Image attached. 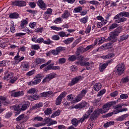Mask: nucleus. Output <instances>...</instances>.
<instances>
[{
    "instance_id": "obj_1",
    "label": "nucleus",
    "mask_w": 129,
    "mask_h": 129,
    "mask_svg": "<svg viewBox=\"0 0 129 129\" xmlns=\"http://www.w3.org/2000/svg\"><path fill=\"white\" fill-rule=\"evenodd\" d=\"M122 31V29L118 27L113 32H110L109 34L110 36L108 37V41H109V43L104 44L103 47L106 49H110L111 48V45L117 41L116 37L121 33Z\"/></svg>"
},
{
    "instance_id": "obj_2",
    "label": "nucleus",
    "mask_w": 129,
    "mask_h": 129,
    "mask_svg": "<svg viewBox=\"0 0 129 129\" xmlns=\"http://www.w3.org/2000/svg\"><path fill=\"white\" fill-rule=\"evenodd\" d=\"M94 110V107L91 106L90 107L89 110H88L87 112L79 120H77L76 118H74L72 120V123L75 126H77L79 122H83L85 119H87L89 115H90L91 112H93Z\"/></svg>"
},
{
    "instance_id": "obj_3",
    "label": "nucleus",
    "mask_w": 129,
    "mask_h": 129,
    "mask_svg": "<svg viewBox=\"0 0 129 129\" xmlns=\"http://www.w3.org/2000/svg\"><path fill=\"white\" fill-rule=\"evenodd\" d=\"M102 113H103V111L102 110V109L97 108L91 114L90 119H92V120H93L96 118H97V117L99 116V115Z\"/></svg>"
},
{
    "instance_id": "obj_4",
    "label": "nucleus",
    "mask_w": 129,
    "mask_h": 129,
    "mask_svg": "<svg viewBox=\"0 0 129 129\" xmlns=\"http://www.w3.org/2000/svg\"><path fill=\"white\" fill-rule=\"evenodd\" d=\"M116 102H109L104 105L102 107V111L103 113H105V112H107L108 110H109V108L111 107V105H113V104H116Z\"/></svg>"
},
{
    "instance_id": "obj_5",
    "label": "nucleus",
    "mask_w": 129,
    "mask_h": 129,
    "mask_svg": "<svg viewBox=\"0 0 129 129\" xmlns=\"http://www.w3.org/2000/svg\"><path fill=\"white\" fill-rule=\"evenodd\" d=\"M125 69V67L124 66V64H123L122 62L119 63L116 66V72L118 75H121V74L124 72Z\"/></svg>"
},
{
    "instance_id": "obj_6",
    "label": "nucleus",
    "mask_w": 129,
    "mask_h": 129,
    "mask_svg": "<svg viewBox=\"0 0 129 129\" xmlns=\"http://www.w3.org/2000/svg\"><path fill=\"white\" fill-rule=\"evenodd\" d=\"M67 94V92L63 91L62 92L60 95L56 98L55 101V104L56 105H60L61 104V102H62V99L66 96V95Z\"/></svg>"
},
{
    "instance_id": "obj_7",
    "label": "nucleus",
    "mask_w": 129,
    "mask_h": 129,
    "mask_svg": "<svg viewBox=\"0 0 129 129\" xmlns=\"http://www.w3.org/2000/svg\"><path fill=\"white\" fill-rule=\"evenodd\" d=\"M55 75L56 74L55 73H50L46 75V77L43 80V83H45V82H49L50 80L53 79V78H55Z\"/></svg>"
},
{
    "instance_id": "obj_8",
    "label": "nucleus",
    "mask_w": 129,
    "mask_h": 129,
    "mask_svg": "<svg viewBox=\"0 0 129 129\" xmlns=\"http://www.w3.org/2000/svg\"><path fill=\"white\" fill-rule=\"evenodd\" d=\"M120 108H122V106L120 104H118L115 106V109L116 110V112L114 113L115 114L123 111H127V108H123L122 109Z\"/></svg>"
},
{
    "instance_id": "obj_9",
    "label": "nucleus",
    "mask_w": 129,
    "mask_h": 129,
    "mask_svg": "<svg viewBox=\"0 0 129 129\" xmlns=\"http://www.w3.org/2000/svg\"><path fill=\"white\" fill-rule=\"evenodd\" d=\"M13 6H16L17 7H25L27 3L25 1H15L12 3Z\"/></svg>"
},
{
    "instance_id": "obj_10",
    "label": "nucleus",
    "mask_w": 129,
    "mask_h": 129,
    "mask_svg": "<svg viewBox=\"0 0 129 129\" xmlns=\"http://www.w3.org/2000/svg\"><path fill=\"white\" fill-rule=\"evenodd\" d=\"M112 62V59H111L108 60L106 63L100 65L99 68L100 72H103V71H104V69H105V68L108 66V64H109V63H111Z\"/></svg>"
},
{
    "instance_id": "obj_11",
    "label": "nucleus",
    "mask_w": 129,
    "mask_h": 129,
    "mask_svg": "<svg viewBox=\"0 0 129 129\" xmlns=\"http://www.w3.org/2000/svg\"><path fill=\"white\" fill-rule=\"evenodd\" d=\"M44 71H48V70H60V67L53 66L52 64H49L45 69Z\"/></svg>"
},
{
    "instance_id": "obj_12",
    "label": "nucleus",
    "mask_w": 129,
    "mask_h": 129,
    "mask_svg": "<svg viewBox=\"0 0 129 129\" xmlns=\"http://www.w3.org/2000/svg\"><path fill=\"white\" fill-rule=\"evenodd\" d=\"M24 91L14 92L11 94V96L13 97H20V96H24Z\"/></svg>"
},
{
    "instance_id": "obj_13",
    "label": "nucleus",
    "mask_w": 129,
    "mask_h": 129,
    "mask_svg": "<svg viewBox=\"0 0 129 129\" xmlns=\"http://www.w3.org/2000/svg\"><path fill=\"white\" fill-rule=\"evenodd\" d=\"M81 80V76L76 77L75 78H73L70 83L71 86H73L75 84H77L78 82H79Z\"/></svg>"
},
{
    "instance_id": "obj_14",
    "label": "nucleus",
    "mask_w": 129,
    "mask_h": 129,
    "mask_svg": "<svg viewBox=\"0 0 129 129\" xmlns=\"http://www.w3.org/2000/svg\"><path fill=\"white\" fill-rule=\"evenodd\" d=\"M13 109L15 111L16 115H19V113H21V108L19 105H16L12 106Z\"/></svg>"
},
{
    "instance_id": "obj_15",
    "label": "nucleus",
    "mask_w": 129,
    "mask_h": 129,
    "mask_svg": "<svg viewBox=\"0 0 129 129\" xmlns=\"http://www.w3.org/2000/svg\"><path fill=\"white\" fill-rule=\"evenodd\" d=\"M12 78H14V73H6L4 77V79L5 80H10V79H12Z\"/></svg>"
},
{
    "instance_id": "obj_16",
    "label": "nucleus",
    "mask_w": 129,
    "mask_h": 129,
    "mask_svg": "<svg viewBox=\"0 0 129 129\" xmlns=\"http://www.w3.org/2000/svg\"><path fill=\"white\" fill-rule=\"evenodd\" d=\"M38 6L43 11L46 10V4H45V3H44L42 0L38 1Z\"/></svg>"
},
{
    "instance_id": "obj_17",
    "label": "nucleus",
    "mask_w": 129,
    "mask_h": 129,
    "mask_svg": "<svg viewBox=\"0 0 129 129\" xmlns=\"http://www.w3.org/2000/svg\"><path fill=\"white\" fill-rule=\"evenodd\" d=\"M87 104V103L86 102H83L80 104H77L75 106V108L78 109V108H83L85 107Z\"/></svg>"
},
{
    "instance_id": "obj_18",
    "label": "nucleus",
    "mask_w": 129,
    "mask_h": 129,
    "mask_svg": "<svg viewBox=\"0 0 129 129\" xmlns=\"http://www.w3.org/2000/svg\"><path fill=\"white\" fill-rule=\"evenodd\" d=\"M41 82V79H35L34 81H31L28 83V85H36V84H39Z\"/></svg>"
},
{
    "instance_id": "obj_19",
    "label": "nucleus",
    "mask_w": 129,
    "mask_h": 129,
    "mask_svg": "<svg viewBox=\"0 0 129 129\" xmlns=\"http://www.w3.org/2000/svg\"><path fill=\"white\" fill-rule=\"evenodd\" d=\"M102 87V85L100 83H96L94 85V89L95 91H99Z\"/></svg>"
},
{
    "instance_id": "obj_20",
    "label": "nucleus",
    "mask_w": 129,
    "mask_h": 129,
    "mask_svg": "<svg viewBox=\"0 0 129 129\" xmlns=\"http://www.w3.org/2000/svg\"><path fill=\"white\" fill-rule=\"evenodd\" d=\"M21 67L23 70H28V69L30 68V67L29 66V63L26 62H22Z\"/></svg>"
},
{
    "instance_id": "obj_21",
    "label": "nucleus",
    "mask_w": 129,
    "mask_h": 129,
    "mask_svg": "<svg viewBox=\"0 0 129 129\" xmlns=\"http://www.w3.org/2000/svg\"><path fill=\"white\" fill-rule=\"evenodd\" d=\"M39 98V96L38 95L35 94L32 95H30L27 96V99H29V100H31L33 101V100H37Z\"/></svg>"
},
{
    "instance_id": "obj_22",
    "label": "nucleus",
    "mask_w": 129,
    "mask_h": 129,
    "mask_svg": "<svg viewBox=\"0 0 129 129\" xmlns=\"http://www.w3.org/2000/svg\"><path fill=\"white\" fill-rule=\"evenodd\" d=\"M51 94H53V92L52 91H49L48 92H44L41 93L40 94V96L41 97H47L48 95H51Z\"/></svg>"
},
{
    "instance_id": "obj_23",
    "label": "nucleus",
    "mask_w": 129,
    "mask_h": 129,
    "mask_svg": "<svg viewBox=\"0 0 129 129\" xmlns=\"http://www.w3.org/2000/svg\"><path fill=\"white\" fill-rule=\"evenodd\" d=\"M114 56V53H109L106 55L101 56V58H103L104 60H107V59H111V58H113Z\"/></svg>"
},
{
    "instance_id": "obj_24",
    "label": "nucleus",
    "mask_w": 129,
    "mask_h": 129,
    "mask_svg": "<svg viewBox=\"0 0 129 129\" xmlns=\"http://www.w3.org/2000/svg\"><path fill=\"white\" fill-rule=\"evenodd\" d=\"M95 45H96V42H95V44H91L90 45H88L86 48H84L83 49V52H86L87 51H88L91 49H93Z\"/></svg>"
},
{
    "instance_id": "obj_25",
    "label": "nucleus",
    "mask_w": 129,
    "mask_h": 129,
    "mask_svg": "<svg viewBox=\"0 0 129 129\" xmlns=\"http://www.w3.org/2000/svg\"><path fill=\"white\" fill-rule=\"evenodd\" d=\"M19 14L17 12L10 14L9 17L10 19H18L19 18Z\"/></svg>"
},
{
    "instance_id": "obj_26",
    "label": "nucleus",
    "mask_w": 129,
    "mask_h": 129,
    "mask_svg": "<svg viewBox=\"0 0 129 129\" xmlns=\"http://www.w3.org/2000/svg\"><path fill=\"white\" fill-rule=\"evenodd\" d=\"M70 16V13L68 12V11H66L63 13V14L61 15V18L62 19H67L68 18H69Z\"/></svg>"
},
{
    "instance_id": "obj_27",
    "label": "nucleus",
    "mask_w": 129,
    "mask_h": 129,
    "mask_svg": "<svg viewBox=\"0 0 129 129\" xmlns=\"http://www.w3.org/2000/svg\"><path fill=\"white\" fill-rule=\"evenodd\" d=\"M74 41V38L71 37L67 39H66L63 41V43H65L66 45H68V44H70V43H72Z\"/></svg>"
},
{
    "instance_id": "obj_28",
    "label": "nucleus",
    "mask_w": 129,
    "mask_h": 129,
    "mask_svg": "<svg viewBox=\"0 0 129 129\" xmlns=\"http://www.w3.org/2000/svg\"><path fill=\"white\" fill-rule=\"evenodd\" d=\"M83 97H82L80 94L77 96L75 98V100L73 101V103H76V102H79L82 99Z\"/></svg>"
},
{
    "instance_id": "obj_29",
    "label": "nucleus",
    "mask_w": 129,
    "mask_h": 129,
    "mask_svg": "<svg viewBox=\"0 0 129 129\" xmlns=\"http://www.w3.org/2000/svg\"><path fill=\"white\" fill-rule=\"evenodd\" d=\"M20 51H18L17 53V55L14 57V64H18L19 63V60H20Z\"/></svg>"
},
{
    "instance_id": "obj_30",
    "label": "nucleus",
    "mask_w": 129,
    "mask_h": 129,
    "mask_svg": "<svg viewBox=\"0 0 129 129\" xmlns=\"http://www.w3.org/2000/svg\"><path fill=\"white\" fill-rule=\"evenodd\" d=\"M35 62L36 65H38V64H43V63H45V60L44 58H38L36 59Z\"/></svg>"
},
{
    "instance_id": "obj_31",
    "label": "nucleus",
    "mask_w": 129,
    "mask_h": 129,
    "mask_svg": "<svg viewBox=\"0 0 129 129\" xmlns=\"http://www.w3.org/2000/svg\"><path fill=\"white\" fill-rule=\"evenodd\" d=\"M76 59H77V56H76V55H69L68 60L70 61L71 62H74V61H75Z\"/></svg>"
},
{
    "instance_id": "obj_32",
    "label": "nucleus",
    "mask_w": 129,
    "mask_h": 129,
    "mask_svg": "<svg viewBox=\"0 0 129 129\" xmlns=\"http://www.w3.org/2000/svg\"><path fill=\"white\" fill-rule=\"evenodd\" d=\"M27 93L28 94H35V93H37V90L35 88H32L27 91Z\"/></svg>"
},
{
    "instance_id": "obj_33",
    "label": "nucleus",
    "mask_w": 129,
    "mask_h": 129,
    "mask_svg": "<svg viewBox=\"0 0 129 129\" xmlns=\"http://www.w3.org/2000/svg\"><path fill=\"white\" fill-rule=\"evenodd\" d=\"M127 116H128V115H127V114H123L120 116H119L117 120H118L119 121H121L122 120H124L125 118H126V117H127Z\"/></svg>"
},
{
    "instance_id": "obj_34",
    "label": "nucleus",
    "mask_w": 129,
    "mask_h": 129,
    "mask_svg": "<svg viewBox=\"0 0 129 129\" xmlns=\"http://www.w3.org/2000/svg\"><path fill=\"white\" fill-rule=\"evenodd\" d=\"M120 17H126L129 18V13L126 12H122L119 13Z\"/></svg>"
},
{
    "instance_id": "obj_35",
    "label": "nucleus",
    "mask_w": 129,
    "mask_h": 129,
    "mask_svg": "<svg viewBox=\"0 0 129 129\" xmlns=\"http://www.w3.org/2000/svg\"><path fill=\"white\" fill-rule=\"evenodd\" d=\"M114 124V121H110L109 122H107L106 123L104 124V127H108V126H110V125H113Z\"/></svg>"
},
{
    "instance_id": "obj_36",
    "label": "nucleus",
    "mask_w": 129,
    "mask_h": 129,
    "mask_svg": "<svg viewBox=\"0 0 129 129\" xmlns=\"http://www.w3.org/2000/svg\"><path fill=\"white\" fill-rule=\"evenodd\" d=\"M126 20L127 19L126 18L122 17L119 18L118 20H116L115 23H117V24H119V23H123V22H125Z\"/></svg>"
},
{
    "instance_id": "obj_37",
    "label": "nucleus",
    "mask_w": 129,
    "mask_h": 129,
    "mask_svg": "<svg viewBox=\"0 0 129 129\" xmlns=\"http://www.w3.org/2000/svg\"><path fill=\"white\" fill-rule=\"evenodd\" d=\"M128 38V36L126 35H123L120 37L118 41L119 42H122V41H124V40H126Z\"/></svg>"
},
{
    "instance_id": "obj_38",
    "label": "nucleus",
    "mask_w": 129,
    "mask_h": 129,
    "mask_svg": "<svg viewBox=\"0 0 129 129\" xmlns=\"http://www.w3.org/2000/svg\"><path fill=\"white\" fill-rule=\"evenodd\" d=\"M43 106V103H39L35 104L33 107V109H37V108H40V107H42Z\"/></svg>"
},
{
    "instance_id": "obj_39",
    "label": "nucleus",
    "mask_w": 129,
    "mask_h": 129,
    "mask_svg": "<svg viewBox=\"0 0 129 129\" xmlns=\"http://www.w3.org/2000/svg\"><path fill=\"white\" fill-rule=\"evenodd\" d=\"M80 21L81 23H83V24H86L87 23V21H88V17H85L83 18H81L80 19Z\"/></svg>"
},
{
    "instance_id": "obj_40",
    "label": "nucleus",
    "mask_w": 129,
    "mask_h": 129,
    "mask_svg": "<svg viewBox=\"0 0 129 129\" xmlns=\"http://www.w3.org/2000/svg\"><path fill=\"white\" fill-rule=\"evenodd\" d=\"M56 50L57 51V53H60V52H62V51H65L66 50V47H62V46H59L58 47H57Z\"/></svg>"
},
{
    "instance_id": "obj_41",
    "label": "nucleus",
    "mask_w": 129,
    "mask_h": 129,
    "mask_svg": "<svg viewBox=\"0 0 129 129\" xmlns=\"http://www.w3.org/2000/svg\"><path fill=\"white\" fill-rule=\"evenodd\" d=\"M27 25H28V21L24 20L21 21L20 26L21 28H24L25 26H27Z\"/></svg>"
},
{
    "instance_id": "obj_42",
    "label": "nucleus",
    "mask_w": 129,
    "mask_h": 129,
    "mask_svg": "<svg viewBox=\"0 0 129 129\" xmlns=\"http://www.w3.org/2000/svg\"><path fill=\"white\" fill-rule=\"evenodd\" d=\"M60 115V111L59 110H57L55 112H54L51 116V117H56V116H58Z\"/></svg>"
},
{
    "instance_id": "obj_43",
    "label": "nucleus",
    "mask_w": 129,
    "mask_h": 129,
    "mask_svg": "<svg viewBox=\"0 0 129 129\" xmlns=\"http://www.w3.org/2000/svg\"><path fill=\"white\" fill-rule=\"evenodd\" d=\"M29 107V104H24L22 106V107L20 108L21 111H24V110H26L27 108Z\"/></svg>"
},
{
    "instance_id": "obj_44",
    "label": "nucleus",
    "mask_w": 129,
    "mask_h": 129,
    "mask_svg": "<svg viewBox=\"0 0 129 129\" xmlns=\"http://www.w3.org/2000/svg\"><path fill=\"white\" fill-rule=\"evenodd\" d=\"M44 113L45 115H48L49 114H51L52 113V109L51 108H47L46 110H45Z\"/></svg>"
},
{
    "instance_id": "obj_45",
    "label": "nucleus",
    "mask_w": 129,
    "mask_h": 129,
    "mask_svg": "<svg viewBox=\"0 0 129 129\" xmlns=\"http://www.w3.org/2000/svg\"><path fill=\"white\" fill-rule=\"evenodd\" d=\"M116 112V111H114L113 112H110V113H108L107 114H106V115L103 116V117H110V116H112V115H113V114H115L114 113Z\"/></svg>"
},
{
    "instance_id": "obj_46",
    "label": "nucleus",
    "mask_w": 129,
    "mask_h": 129,
    "mask_svg": "<svg viewBox=\"0 0 129 129\" xmlns=\"http://www.w3.org/2000/svg\"><path fill=\"white\" fill-rule=\"evenodd\" d=\"M86 93H87V90L83 89L82 91H81V93L79 94V95H81L82 97H84Z\"/></svg>"
},
{
    "instance_id": "obj_47",
    "label": "nucleus",
    "mask_w": 129,
    "mask_h": 129,
    "mask_svg": "<svg viewBox=\"0 0 129 129\" xmlns=\"http://www.w3.org/2000/svg\"><path fill=\"white\" fill-rule=\"evenodd\" d=\"M128 81H129L128 76H126L125 78H123L121 80V82L122 83H126V82H128Z\"/></svg>"
},
{
    "instance_id": "obj_48",
    "label": "nucleus",
    "mask_w": 129,
    "mask_h": 129,
    "mask_svg": "<svg viewBox=\"0 0 129 129\" xmlns=\"http://www.w3.org/2000/svg\"><path fill=\"white\" fill-rule=\"evenodd\" d=\"M118 27V25L116 23H113L109 27V30H112L113 29H115V28H117Z\"/></svg>"
},
{
    "instance_id": "obj_49",
    "label": "nucleus",
    "mask_w": 129,
    "mask_h": 129,
    "mask_svg": "<svg viewBox=\"0 0 129 129\" xmlns=\"http://www.w3.org/2000/svg\"><path fill=\"white\" fill-rule=\"evenodd\" d=\"M75 13H80L82 11V7H79L74 9Z\"/></svg>"
},
{
    "instance_id": "obj_50",
    "label": "nucleus",
    "mask_w": 129,
    "mask_h": 129,
    "mask_svg": "<svg viewBox=\"0 0 129 129\" xmlns=\"http://www.w3.org/2000/svg\"><path fill=\"white\" fill-rule=\"evenodd\" d=\"M51 39L54 41H58V40H60V36L58 35H54L52 36Z\"/></svg>"
},
{
    "instance_id": "obj_51",
    "label": "nucleus",
    "mask_w": 129,
    "mask_h": 129,
    "mask_svg": "<svg viewBox=\"0 0 129 129\" xmlns=\"http://www.w3.org/2000/svg\"><path fill=\"white\" fill-rule=\"evenodd\" d=\"M89 4H91V5H94L95 6H99L100 5L99 2L96 1H90Z\"/></svg>"
},
{
    "instance_id": "obj_52",
    "label": "nucleus",
    "mask_w": 129,
    "mask_h": 129,
    "mask_svg": "<svg viewBox=\"0 0 129 129\" xmlns=\"http://www.w3.org/2000/svg\"><path fill=\"white\" fill-rule=\"evenodd\" d=\"M35 127H39V126H43V125H46V123H38L37 124H34Z\"/></svg>"
},
{
    "instance_id": "obj_53",
    "label": "nucleus",
    "mask_w": 129,
    "mask_h": 129,
    "mask_svg": "<svg viewBox=\"0 0 129 129\" xmlns=\"http://www.w3.org/2000/svg\"><path fill=\"white\" fill-rule=\"evenodd\" d=\"M24 117H25V114H21L16 119V120L17 121H20V120H22V119L24 118Z\"/></svg>"
},
{
    "instance_id": "obj_54",
    "label": "nucleus",
    "mask_w": 129,
    "mask_h": 129,
    "mask_svg": "<svg viewBox=\"0 0 129 129\" xmlns=\"http://www.w3.org/2000/svg\"><path fill=\"white\" fill-rule=\"evenodd\" d=\"M58 35L61 38H63L64 37H68V35H66V33H65V32H63V31H61V32L58 33Z\"/></svg>"
},
{
    "instance_id": "obj_55",
    "label": "nucleus",
    "mask_w": 129,
    "mask_h": 129,
    "mask_svg": "<svg viewBox=\"0 0 129 129\" xmlns=\"http://www.w3.org/2000/svg\"><path fill=\"white\" fill-rule=\"evenodd\" d=\"M10 79L11 80L9 81L10 83L14 84L15 83V82H16V81H17V80H18V78L14 77L12 79Z\"/></svg>"
},
{
    "instance_id": "obj_56",
    "label": "nucleus",
    "mask_w": 129,
    "mask_h": 129,
    "mask_svg": "<svg viewBox=\"0 0 129 129\" xmlns=\"http://www.w3.org/2000/svg\"><path fill=\"white\" fill-rule=\"evenodd\" d=\"M103 42H104V38L102 37V38H99L98 39L97 43L98 45H100V44H102V43H103Z\"/></svg>"
},
{
    "instance_id": "obj_57",
    "label": "nucleus",
    "mask_w": 129,
    "mask_h": 129,
    "mask_svg": "<svg viewBox=\"0 0 129 129\" xmlns=\"http://www.w3.org/2000/svg\"><path fill=\"white\" fill-rule=\"evenodd\" d=\"M50 28L52 30H54L55 31H61L62 30V28H60V27H57L56 26H51Z\"/></svg>"
},
{
    "instance_id": "obj_58",
    "label": "nucleus",
    "mask_w": 129,
    "mask_h": 129,
    "mask_svg": "<svg viewBox=\"0 0 129 129\" xmlns=\"http://www.w3.org/2000/svg\"><path fill=\"white\" fill-rule=\"evenodd\" d=\"M53 12V10L50 8H48L46 12L45 13V15H52V12Z\"/></svg>"
},
{
    "instance_id": "obj_59",
    "label": "nucleus",
    "mask_w": 129,
    "mask_h": 129,
    "mask_svg": "<svg viewBox=\"0 0 129 129\" xmlns=\"http://www.w3.org/2000/svg\"><path fill=\"white\" fill-rule=\"evenodd\" d=\"M34 120H37L38 121H42L43 117L40 116L35 117L33 119Z\"/></svg>"
},
{
    "instance_id": "obj_60",
    "label": "nucleus",
    "mask_w": 129,
    "mask_h": 129,
    "mask_svg": "<svg viewBox=\"0 0 129 129\" xmlns=\"http://www.w3.org/2000/svg\"><path fill=\"white\" fill-rule=\"evenodd\" d=\"M105 93V90L104 89H103L101 90L98 94L97 95V96H101V95H103Z\"/></svg>"
},
{
    "instance_id": "obj_61",
    "label": "nucleus",
    "mask_w": 129,
    "mask_h": 129,
    "mask_svg": "<svg viewBox=\"0 0 129 129\" xmlns=\"http://www.w3.org/2000/svg\"><path fill=\"white\" fill-rule=\"evenodd\" d=\"M31 47L32 49H33L34 50H38V49H40V46L37 44L32 45Z\"/></svg>"
},
{
    "instance_id": "obj_62",
    "label": "nucleus",
    "mask_w": 129,
    "mask_h": 129,
    "mask_svg": "<svg viewBox=\"0 0 129 129\" xmlns=\"http://www.w3.org/2000/svg\"><path fill=\"white\" fill-rule=\"evenodd\" d=\"M12 115H13V112H8L7 113H6V114L5 115V118H10V117H11V116H12Z\"/></svg>"
},
{
    "instance_id": "obj_63",
    "label": "nucleus",
    "mask_w": 129,
    "mask_h": 129,
    "mask_svg": "<svg viewBox=\"0 0 129 129\" xmlns=\"http://www.w3.org/2000/svg\"><path fill=\"white\" fill-rule=\"evenodd\" d=\"M51 54H52V55H54V56L59 55V53L56 49L55 50H52L51 51Z\"/></svg>"
},
{
    "instance_id": "obj_64",
    "label": "nucleus",
    "mask_w": 129,
    "mask_h": 129,
    "mask_svg": "<svg viewBox=\"0 0 129 129\" xmlns=\"http://www.w3.org/2000/svg\"><path fill=\"white\" fill-rule=\"evenodd\" d=\"M68 100L72 101L74 98V96L72 94L69 95L67 96Z\"/></svg>"
}]
</instances>
